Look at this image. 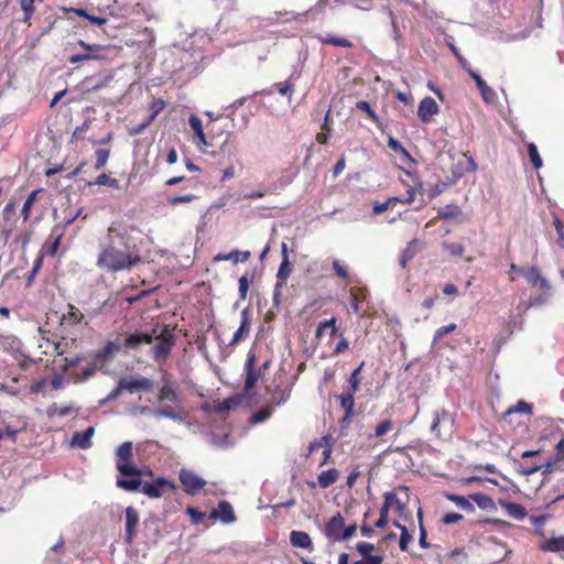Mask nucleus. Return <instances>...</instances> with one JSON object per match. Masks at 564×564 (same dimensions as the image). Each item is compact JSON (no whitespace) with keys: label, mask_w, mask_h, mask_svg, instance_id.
I'll return each mask as SVG.
<instances>
[{"label":"nucleus","mask_w":564,"mask_h":564,"mask_svg":"<svg viewBox=\"0 0 564 564\" xmlns=\"http://www.w3.org/2000/svg\"><path fill=\"white\" fill-rule=\"evenodd\" d=\"M122 390H124V388L120 386V380H119L117 383V387L115 389H112L106 398L101 399L99 401V404L105 405V404L116 400L121 394Z\"/></svg>","instance_id":"obj_48"},{"label":"nucleus","mask_w":564,"mask_h":564,"mask_svg":"<svg viewBox=\"0 0 564 564\" xmlns=\"http://www.w3.org/2000/svg\"><path fill=\"white\" fill-rule=\"evenodd\" d=\"M541 291V294L539 295H531L528 303L522 305V311L525 312L527 310L531 307H542L543 305L547 304L551 296H552V286L549 285V289H539Z\"/></svg>","instance_id":"obj_17"},{"label":"nucleus","mask_w":564,"mask_h":564,"mask_svg":"<svg viewBox=\"0 0 564 564\" xmlns=\"http://www.w3.org/2000/svg\"><path fill=\"white\" fill-rule=\"evenodd\" d=\"M364 364H361L358 368H356L350 377H349V386H350V391L349 392H352L355 393L359 387V372L361 370V367H362Z\"/></svg>","instance_id":"obj_56"},{"label":"nucleus","mask_w":564,"mask_h":564,"mask_svg":"<svg viewBox=\"0 0 564 564\" xmlns=\"http://www.w3.org/2000/svg\"><path fill=\"white\" fill-rule=\"evenodd\" d=\"M523 276L532 288L549 289L550 282L544 276H542L540 270L536 267L528 268Z\"/></svg>","instance_id":"obj_16"},{"label":"nucleus","mask_w":564,"mask_h":564,"mask_svg":"<svg viewBox=\"0 0 564 564\" xmlns=\"http://www.w3.org/2000/svg\"><path fill=\"white\" fill-rule=\"evenodd\" d=\"M165 487L170 489L174 488V486L165 478L159 477L152 482H141V486L138 490H141L150 498H160L163 496V488Z\"/></svg>","instance_id":"obj_9"},{"label":"nucleus","mask_w":564,"mask_h":564,"mask_svg":"<svg viewBox=\"0 0 564 564\" xmlns=\"http://www.w3.org/2000/svg\"><path fill=\"white\" fill-rule=\"evenodd\" d=\"M523 306L522 305H519L518 306V311H519V314L517 316H511L510 317V322H509V328H511V332H513V329H522V326H523V323H524V319L522 317V314L524 313L522 311Z\"/></svg>","instance_id":"obj_45"},{"label":"nucleus","mask_w":564,"mask_h":564,"mask_svg":"<svg viewBox=\"0 0 564 564\" xmlns=\"http://www.w3.org/2000/svg\"><path fill=\"white\" fill-rule=\"evenodd\" d=\"M153 336L145 333H133L128 335L123 341V347L127 349H137L142 344H151Z\"/></svg>","instance_id":"obj_19"},{"label":"nucleus","mask_w":564,"mask_h":564,"mask_svg":"<svg viewBox=\"0 0 564 564\" xmlns=\"http://www.w3.org/2000/svg\"><path fill=\"white\" fill-rule=\"evenodd\" d=\"M250 251L232 250L229 253H218L214 261H232L234 263L246 262L250 258Z\"/></svg>","instance_id":"obj_21"},{"label":"nucleus","mask_w":564,"mask_h":564,"mask_svg":"<svg viewBox=\"0 0 564 564\" xmlns=\"http://www.w3.org/2000/svg\"><path fill=\"white\" fill-rule=\"evenodd\" d=\"M446 498L454 502L458 508L467 511V512H474L475 506L473 502H470V498H466L464 496L459 495H447Z\"/></svg>","instance_id":"obj_29"},{"label":"nucleus","mask_w":564,"mask_h":564,"mask_svg":"<svg viewBox=\"0 0 564 564\" xmlns=\"http://www.w3.org/2000/svg\"><path fill=\"white\" fill-rule=\"evenodd\" d=\"M467 73L470 75V77L475 80L480 94H481V97L484 99V101L486 104H495L496 99H497V94L496 91L489 87L486 82L481 78V76L476 73L475 70L473 69H467Z\"/></svg>","instance_id":"obj_13"},{"label":"nucleus","mask_w":564,"mask_h":564,"mask_svg":"<svg viewBox=\"0 0 564 564\" xmlns=\"http://www.w3.org/2000/svg\"><path fill=\"white\" fill-rule=\"evenodd\" d=\"M54 410H56V415L59 417H64L68 414L76 413L78 411L77 408H75L73 404L57 406L54 404Z\"/></svg>","instance_id":"obj_61"},{"label":"nucleus","mask_w":564,"mask_h":564,"mask_svg":"<svg viewBox=\"0 0 564 564\" xmlns=\"http://www.w3.org/2000/svg\"><path fill=\"white\" fill-rule=\"evenodd\" d=\"M249 278L247 275H242L239 278V297L240 300H246L247 293L249 290Z\"/></svg>","instance_id":"obj_63"},{"label":"nucleus","mask_w":564,"mask_h":564,"mask_svg":"<svg viewBox=\"0 0 564 564\" xmlns=\"http://www.w3.org/2000/svg\"><path fill=\"white\" fill-rule=\"evenodd\" d=\"M338 476L339 473L335 468L323 470L317 477L319 487L323 489L330 487L338 479Z\"/></svg>","instance_id":"obj_24"},{"label":"nucleus","mask_w":564,"mask_h":564,"mask_svg":"<svg viewBox=\"0 0 564 564\" xmlns=\"http://www.w3.org/2000/svg\"><path fill=\"white\" fill-rule=\"evenodd\" d=\"M120 386L128 390L129 392H134L137 390L149 391L152 388V381L144 377L131 378V379H120Z\"/></svg>","instance_id":"obj_15"},{"label":"nucleus","mask_w":564,"mask_h":564,"mask_svg":"<svg viewBox=\"0 0 564 564\" xmlns=\"http://www.w3.org/2000/svg\"><path fill=\"white\" fill-rule=\"evenodd\" d=\"M393 525L401 531L399 546L401 551H406L409 543L412 541V535L410 534L408 528L398 521L393 522Z\"/></svg>","instance_id":"obj_30"},{"label":"nucleus","mask_w":564,"mask_h":564,"mask_svg":"<svg viewBox=\"0 0 564 564\" xmlns=\"http://www.w3.org/2000/svg\"><path fill=\"white\" fill-rule=\"evenodd\" d=\"M460 214H462L460 207L457 205H454V204L446 205L444 208L440 209L437 213L440 218L446 219V220L455 218V217L459 216Z\"/></svg>","instance_id":"obj_32"},{"label":"nucleus","mask_w":564,"mask_h":564,"mask_svg":"<svg viewBox=\"0 0 564 564\" xmlns=\"http://www.w3.org/2000/svg\"><path fill=\"white\" fill-rule=\"evenodd\" d=\"M398 200H399L398 197H390L388 200H386L383 203L376 202L373 204V213L381 214V213L386 212L391 206V204H393Z\"/></svg>","instance_id":"obj_55"},{"label":"nucleus","mask_w":564,"mask_h":564,"mask_svg":"<svg viewBox=\"0 0 564 564\" xmlns=\"http://www.w3.org/2000/svg\"><path fill=\"white\" fill-rule=\"evenodd\" d=\"M64 550V539L59 536L57 542L50 549L46 561L52 562V564H57L58 558L57 554H59Z\"/></svg>","instance_id":"obj_34"},{"label":"nucleus","mask_w":564,"mask_h":564,"mask_svg":"<svg viewBox=\"0 0 564 564\" xmlns=\"http://www.w3.org/2000/svg\"><path fill=\"white\" fill-rule=\"evenodd\" d=\"M345 522L343 516L338 512L333 516L325 524L324 534L332 542H339L341 531L344 529Z\"/></svg>","instance_id":"obj_10"},{"label":"nucleus","mask_w":564,"mask_h":564,"mask_svg":"<svg viewBox=\"0 0 564 564\" xmlns=\"http://www.w3.org/2000/svg\"><path fill=\"white\" fill-rule=\"evenodd\" d=\"M438 111L440 107L436 101L432 97H425L419 104L417 117L422 122L427 123Z\"/></svg>","instance_id":"obj_11"},{"label":"nucleus","mask_w":564,"mask_h":564,"mask_svg":"<svg viewBox=\"0 0 564 564\" xmlns=\"http://www.w3.org/2000/svg\"><path fill=\"white\" fill-rule=\"evenodd\" d=\"M469 498L482 510L495 509V502H494L492 498L487 495L477 492V494L470 495Z\"/></svg>","instance_id":"obj_28"},{"label":"nucleus","mask_w":564,"mask_h":564,"mask_svg":"<svg viewBox=\"0 0 564 564\" xmlns=\"http://www.w3.org/2000/svg\"><path fill=\"white\" fill-rule=\"evenodd\" d=\"M297 77L299 76H295L293 74L290 76V78L284 84H280L279 93L283 96L291 95L293 91V87H294L293 79L297 78Z\"/></svg>","instance_id":"obj_60"},{"label":"nucleus","mask_w":564,"mask_h":564,"mask_svg":"<svg viewBox=\"0 0 564 564\" xmlns=\"http://www.w3.org/2000/svg\"><path fill=\"white\" fill-rule=\"evenodd\" d=\"M113 79L112 73H100L98 75L85 77L78 85L77 90L82 94L99 91L106 88Z\"/></svg>","instance_id":"obj_5"},{"label":"nucleus","mask_w":564,"mask_h":564,"mask_svg":"<svg viewBox=\"0 0 564 564\" xmlns=\"http://www.w3.org/2000/svg\"><path fill=\"white\" fill-rule=\"evenodd\" d=\"M532 412V405L525 401H518L517 404L513 408H510L507 413H523V414H531Z\"/></svg>","instance_id":"obj_46"},{"label":"nucleus","mask_w":564,"mask_h":564,"mask_svg":"<svg viewBox=\"0 0 564 564\" xmlns=\"http://www.w3.org/2000/svg\"><path fill=\"white\" fill-rule=\"evenodd\" d=\"M210 518L218 519L225 524H229L236 521L234 508L227 500L218 502L217 508L210 512Z\"/></svg>","instance_id":"obj_12"},{"label":"nucleus","mask_w":564,"mask_h":564,"mask_svg":"<svg viewBox=\"0 0 564 564\" xmlns=\"http://www.w3.org/2000/svg\"><path fill=\"white\" fill-rule=\"evenodd\" d=\"M156 117V111H153L151 115H149L142 122L131 127L129 129L130 135H139L141 134L154 120Z\"/></svg>","instance_id":"obj_33"},{"label":"nucleus","mask_w":564,"mask_h":564,"mask_svg":"<svg viewBox=\"0 0 564 564\" xmlns=\"http://www.w3.org/2000/svg\"><path fill=\"white\" fill-rule=\"evenodd\" d=\"M290 274H291V262L289 260V256H285V258L282 259L280 267L278 269L276 279L286 282Z\"/></svg>","instance_id":"obj_36"},{"label":"nucleus","mask_w":564,"mask_h":564,"mask_svg":"<svg viewBox=\"0 0 564 564\" xmlns=\"http://www.w3.org/2000/svg\"><path fill=\"white\" fill-rule=\"evenodd\" d=\"M130 413L134 416L144 414V415H151V416L155 417V408H151L148 405H139V406L132 408Z\"/></svg>","instance_id":"obj_54"},{"label":"nucleus","mask_w":564,"mask_h":564,"mask_svg":"<svg viewBox=\"0 0 564 564\" xmlns=\"http://www.w3.org/2000/svg\"><path fill=\"white\" fill-rule=\"evenodd\" d=\"M388 513H389V509H388V506H381L380 508V514H379V519L376 521L375 525L379 529H383L387 527L388 524Z\"/></svg>","instance_id":"obj_59"},{"label":"nucleus","mask_w":564,"mask_h":564,"mask_svg":"<svg viewBox=\"0 0 564 564\" xmlns=\"http://www.w3.org/2000/svg\"><path fill=\"white\" fill-rule=\"evenodd\" d=\"M36 194L37 192L34 191L32 192L28 198L25 199V202L23 203V206H22V216L24 218V220H26L29 218V213H30V209L32 207V205L34 204V200H35V197H36Z\"/></svg>","instance_id":"obj_52"},{"label":"nucleus","mask_w":564,"mask_h":564,"mask_svg":"<svg viewBox=\"0 0 564 564\" xmlns=\"http://www.w3.org/2000/svg\"><path fill=\"white\" fill-rule=\"evenodd\" d=\"M141 261L135 245L127 231L110 227L101 243L98 265L109 272L130 270Z\"/></svg>","instance_id":"obj_1"},{"label":"nucleus","mask_w":564,"mask_h":564,"mask_svg":"<svg viewBox=\"0 0 564 564\" xmlns=\"http://www.w3.org/2000/svg\"><path fill=\"white\" fill-rule=\"evenodd\" d=\"M356 108L361 110V111H365L375 123H377V124L380 123L379 117L371 109V106H370V104L368 101H366V100L358 101L356 104Z\"/></svg>","instance_id":"obj_41"},{"label":"nucleus","mask_w":564,"mask_h":564,"mask_svg":"<svg viewBox=\"0 0 564 564\" xmlns=\"http://www.w3.org/2000/svg\"><path fill=\"white\" fill-rule=\"evenodd\" d=\"M162 417L177 421L180 423H185L187 426H191V423L187 422V411L177 402L174 403V405H163L155 408V419Z\"/></svg>","instance_id":"obj_6"},{"label":"nucleus","mask_w":564,"mask_h":564,"mask_svg":"<svg viewBox=\"0 0 564 564\" xmlns=\"http://www.w3.org/2000/svg\"><path fill=\"white\" fill-rule=\"evenodd\" d=\"M122 338L118 337L113 341H108L101 349L96 352V358L101 361H109L122 349Z\"/></svg>","instance_id":"obj_14"},{"label":"nucleus","mask_w":564,"mask_h":564,"mask_svg":"<svg viewBox=\"0 0 564 564\" xmlns=\"http://www.w3.org/2000/svg\"><path fill=\"white\" fill-rule=\"evenodd\" d=\"M290 394H291L290 389H276L272 394V401L279 405L283 404L289 400Z\"/></svg>","instance_id":"obj_44"},{"label":"nucleus","mask_w":564,"mask_h":564,"mask_svg":"<svg viewBox=\"0 0 564 564\" xmlns=\"http://www.w3.org/2000/svg\"><path fill=\"white\" fill-rule=\"evenodd\" d=\"M133 444L123 442L116 452V467L121 477L117 479V486L126 491H138L141 486V469L131 463Z\"/></svg>","instance_id":"obj_2"},{"label":"nucleus","mask_w":564,"mask_h":564,"mask_svg":"<svg viewBox=\"0 0 564 564\" xmlns=\"http://www.w3.org/2000/svg\"><path fill=\"white\" fill-rule=\"evenodd\" d=\"M156 344L153 346V358L156 362L165 361L175 345V336L167 328L155 336Z\"/></svg>","instance_id":"obj_4"},{"label":"nucleus","mask_w":564,"mask_h":564,"mask_svg":"<svg viewBox=\"0 0 564 564\" xmlns=\"http://www.w3.org/2000/svg\"><path fill=\"white\" fill-rule=\"evenodd\" d=\"M240 397L239 395H235V397H230L226 400H224L223 402H220L217 406V412L219 413H225V412H228L232 409H235L237 406V404L240 402Z\"/></svg>","instance_id":"obj_38"},{"label":"nucleus","mask_w":564,"mask_h":564,"mask_svg":"<svg viewBox=\"0 0 564 564\" xmlns=\"http://www.w3.org/2000/svg\"><path fill=\"white\" fill-rule=\"evenodd\" d=\"M271 413H272V411L269 409H264L259 412H256L251 416V422L253 424L262 423L271 416Z\"/></svg>","instance_id":"obj_58"},{"label":"nucleus","mask_w":564,"mask_h":564,"mask_svg":"<svg viewBox=\"0 0 564 564\" xmlns=\"http://www.w3.org/2000/svg\"><path fill=\"white\" fill-rule=\"evenodd\" d=\"M528 154L534 169H541L543 165V161L539 154L538 147L533 142H530L528 144Z\"/></svg>","instance_id":"obj_35"},{"label":"nucleus","mask_w":564,"mask_h":564,"mask_svg":"<svg viewBox=\"0 0 564 564\" xmlns=\"http://www.w3.org/2000/svg\"><path fill=\"white\" fill-rule=\"evenodd\" d=\"M455 329H456V324H454V323L442 326L438 329H436V332L434 334L433 345H435L443 336L452 333Z\"/></svg>","instance_id":"obj_50"},{"label":"nucleus","mask_w":564,"mask_h":564,"mask_svg":"<svg viewBox=\"0 0 564 564\" xmlns=\"http://www.w3.org/2000/svg\"><path fill=\"white\" fill-rule=\"evenodd\" d=\"M375 550V545L369 542H358L356 544V551L362 555L364 557L370 556L371 552Z\"/></svg>","instance_id":"obj_57"},{"label":"nucleus","mask_w":564,"mask_h":564,"mask_svg":"<svg viewBox=\"0 0 564 564\" xmlns=\"http://www.w3.org/2000/svg\"><path fill=\"white\" fill-rule=\"evenodd\" d=\"M508 514L516 520H523L528 512L523 506L517 502H501Z\"/></svg>","instance_id":"obj_25"},{"label":"nucleus","mask_w":564,"mask_h":564,"mask_svg":"<svg viewBox=\"0 0 564 564\" xmlns=\"http://www.w3.org/2000/svg\"><path fill=\"white\" fill-rule=\"evenodd\" d=\"M124 541L132 544L135 539V528L139 524V512L134 507H127L124 510Z\"/></svg>","instance_id":"obj_8"},{"label":"nucleus","mask_w":564,"mask_h":564,"mask_svg":"<svg viewBox=\"0 0 564 564\" xmlns=\"http://www.w3.org/2000/svg\"><path fill=\"white\" fill-rule=\"evenodd\" d=\"M210 442L213 445H215L219 448H227L232 445L231 442L229 441L228 434H223V435L213 434L210 436Z\"/></svg>","instance_id":"obj_43"},{"label":"nucleus","mask_w":564,"mask_h":564,"mask_svg":"<svg viewBox=\"0 0 564 564\" xmlns=\"http://www.w3.org/2000/svg\"><path fill=\"white\" fill-rule=\"evenodd\" d=\"M444 249L453 256H462L465 251V247L457 242H444Z\"/></svg>","instance_id":"obj_49"},{"label":"nucleus","mask_w":564,"mask_h":564,"mask_svg":"<svg viewBox=\"0 0 564 564\" xmlns=\"http://www.w3.org/2000/svg\"><path fill=\"white\" fill-rule=\"evenodd\" d=\"M340 406L344 409V411L348 413H354V406H355V400H354V393L347 392L341 394L340 397Z\"/></svg>","instance_id":"obj_40"},{"label":"nucleus","mask_w":564,"mask_h":564,"mask_svg":"<svg viewBox=\"0 0 564 564\" xmlns=\"http://www.w3.org/2000/svg\"><path fill=\"white\" fill-rule=\"evenodd\" d=\"M393 422L390 419L381 421L376 427L373 434H369L368 438L382 437L393 429Z\"/></svg>","instance_id":"obj_31"},{"label":"nucleus","mask_w":564,"mask_h":564,"mask_svg":"<svg viewBox=\"0 0 564 564\" xmlns=\"http://www.w3.org/2000/svg\"><path fill=\"white\" fill-rule=\"evenodd\" d=\"M95 434V427L90 426L84 432H76L72 437V445L77 446L82 449H88L91 447V437Z\"/></svg>","instance_id":"obj_18"},{"label":"nucleus","mask_w":564,"mask_h":564,"mask_svg":"<svg viewBox=\"0 0 564 564\" xmlns=\"http://www.w3.org/2000/svg\"><path fill=\"white\" fill-rule=\"evenodd\" d=\"M319 447H322V448L330 447V436L329 435L322 436L319 440L312 442L308 446V449L312 453Z\"/></svg>","instance_id":"obj_53"},{"label":"nucleus","mask_w":564,"mask_h":564,"mask_svg":"<svg viewBox=\"0 0 564 564\" xmlns=\"http://www.w3.org/2000/svg\"><path fill=\"white\" fill-rule=\"evenodd\" d=\"M383 506H388V509L394 507L399 512L404 510V505L398 499L394 492H386L384 494V502Z\"/></svg>","instance_id":"obj_37"},{"label":"nucleus","mask_w":564,"mask_h":564,"mask_svg":"<svg viewBox=\"0 0 564 564\" xmlns=\"http://www.w3.org/2000/svg\"><path fill=\"white\" fill-rule=\"evenodd\" d=\"M321 41L325 44H330L339 47H350L352 45L351 42L345 37L327 36L321 39Z\"/></svg>","instance_id":"obj_42"},{"label":"nucleus","mask_w":564,"mask_h":564,"mask_svg":"<svg viewBox=\"0 0 564 564\" xmlns=\"http://www.w3.org/2000/svg\"><path fill=\"white\" fill-rule=\"evenodd\" d=\"M326 329H329L332 335L336 332L335 318H330L328 321L319 323L316 329V336L321 337L323 332Z\"/></svg>","instance_id":"obj_51"},{"label":"nucleus","mask_w":564,"mask_h":564,"mask_svg":"<svg viewBox=\"0 0 564 564\" xmlns=\"http://www.w3.org/2000/svg\"><path fill=\"white\" fill-rule=\"evenodd\" d=\"M180 480L185 492L188 495H195L206 485V481L202 477L188 469H182L180 471Z\"/></svg>","instance_id":"obj_7"},{"label":"nucleus","mask_w":564,"mask_h":564,"mask_svg":"<svg viewBox=\"0 0 564 564\" xmlns=\"http://www.w3.org/2000/svg\"><path fill=\"white\" fill-rule=\"evenodd\" d=\"M109 155H110V151L107 150V149H98L96 150V156H97V161H96V164H95V169L96 170H100L102 169L108 159H109Z\"/></svg>","instance_id":"obj_47"},{"label":"nucleus","mask_w":564,"mask_h":564,"mask_svg":"<svg viewBox=\"0 0 564 564\" xmlns=\"http://www.w3.org/2000/svg\"><path fill=\"white\" fill-rule=\"evenodd\" d=\"M84 318L83 313L75 306L69 305V311L64 315V319L68 324H78Z\"/></svg>","instance_id":"obj_39"},{"label":"nucleus","mask_w":564,"mask_h":564,"mask_svg":"<svg viewBox=\"0 0 564 564\" xmlns=\"http://www.w3.org/2000/svg\"><path fill=\"white\" fill-rule=\"evenodd\" d=\"M260 364V348L251 347L247 354V359L243 367L245 372V391H250L257 383L260 377L257 365Z\"/></svg>","instance_id":"obj_3"},{"label":"nucleus","mask_w":564,"mask_h":564,"mask_svg":"<svg viewBox=\"0 0 564 564\" xmlns=\"http://www.w3.org/2000/svg\"><path fill=\"white\" fill-rule=\"evenodd\" d=\"M188 124L193 129L195 135L197 137L199 144L204 147L213 145L210 142L207 141L206 135L204 133L202 120L197 116L192 115L188 119Z\"/></svg>","instance_id":"obj_22"},{"label":"nucleus","mask_w":564,"mask_h":564,"mask_svg":"<svg viewBox=\"0 0 564 564\" xmlns=\"http://www.w3.org/2000/svg\"><path fill=\"white\" fill-rule=\"evenodd\" d=\"M541 549L545 552H553V553L564 551V536L563 535L554 536V538L546 540L542 544Z\"/></svg>","instance_id":"obj_26"},{"label":"nucleus","mask_w":564,"mask_h":564,"mask_svg":"<svg viewBox=\"0 0 564 564\" xmlns=\"http://www.w3.org/2000/svg\"><path fill=\"white\" fill-rule=\"evenodd\" d=\"M249 333V319H248V310L245 308L241 312V321L239 328L235 332L232 339L230 340V345L234 346L238 344L242 338H245Z\"/></svg>","instance_id":"obj_23"},{"label":"nucleus","mask_w":564,"mask_h":564,"mask_svg":"<svg viewBox=\"0 0 564 564\" xmlns=\"http://www.w3.org/2000/svg\"><path fill=\"white\" fill-rule=\"evenodd\" d=\"M290 543L294 547L313 550V542L311 536L304 531H291Z\"/></svg>","instance_id":"obj_20"},{"label":"nucleus","mask_w":564,"mask_h":564,"mask_svg":"<svg viewBox=\"0 0 564 564\" xmlns=\"http://www.w3.org/2000/svg\"><path fill=\"white\" fill-rule=\"evenodd\" d=\"M388 147L394 152L401 153L408 158L410 156L409 152L402 147V144L392 137H389Z\"/></svg>","instance_id":"obj_62"},{"label":"nucleus","mask_w":564,"mask_h":564,"mask_svg":"<svg viewBox=\"0 0 564 564\" xmlns=\"http://www.w3.org/2000/svg\"><path fill=\"white\" fill-rule=\"evenodd\" d=\"M160 401L167 400L170 402L176 403L178 401V393L176 392L175 388L172 383L165 382L160 388Z\"/></svg>","instance_id":"obj_27"},{"label":"nucleus","mask_w":564,"mask_h":564,"mask_svg":"<svg viewBox=\"0 0 564 564\" xmlns=\"http://www.w3.org/2000/svg\"><path fill=\"white\" fill-rule=\"evenodd\" d=\"M382 555H370L364 557L362 560L356 561L354 564H382Z\"/></svg>","instance_id":"obj_64"}]
</instances>
